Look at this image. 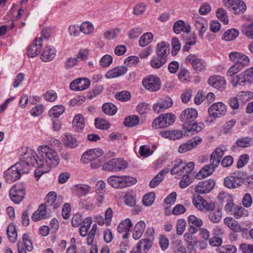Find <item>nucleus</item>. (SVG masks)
<instances>
[{
	"mask_svg": "<svg viewBox=\"0 0 253 253\" xmlns=\"http://www.w3.org/2000/svg\"><path fill=\"white\" fill-rule=\"evenodd\" d=\"M239 34V31L237 29L228 30L224 33L222 39L226 41H231L235 39L238 36Z\"/></svg>",
	"mask_w": 253,
	"mask_h": 253,
	"instance_id": "a18cd8bd",
	"label": "nucleus"
},
{
	"mask_svg": "<svg viewBox=\"0 0 253 253\" xmlns=\"http://www.w3.org/2000/svg\"><path fill=\"white\" fill-rule=\"evenodd\" d=\"M236 251V247L231 245L220 246L217 249L219 253H235Z\"/></svg>",
	"mask_w": 253,
	"mask_h": 253,
	"instance_id": "0e129e2a",
	"label": "nucleus"
},
{
	"mask_svg": "<svg viewBox=\"0 0 253 253\" xmlns=\"http://www.w3.org/2000/svg\"><path fill=\"white\" fill-rule=\"evenodd\" d=\"M198 116V112L192 108H188L183 111L180 116V119L184 123V126L190 125Z\"/></svg>",
	"mask_w": 253,
	"mask_h": 253,
	"instance_id": "a211bd4d",
	"label": "nucleus"
},
{
	"mask_svg": "<svg viewBox=\"0 0 253 253\" xmlns=\"http://www.w3.org/2000/svg\"><path fill=\"white\" fill-rule=\"evenodd\" d=\"M65 111V108L62 105H55L51 108L48 112L49 116L53 118L59 117Z\"/></svg>",
	"mask_w": 253,
	"mask_h": 253,
	"instance_id": "c03bdc74",
	"label": "nucleus"
},
{
	"mask_svg": "<svg viewBox=\"0 0 253 253\" xmlns=\"http://www.w3.org/2000/svg\"><path fill=\"white\" fill-rule=\"evenodd\" d=\"M56 55V50L53 46H47L44 48L42 54V60L44 62H48L54 58Z\"/></svg>",
	"mask_w": 253,
	"mask_h": 253,
	"instance_id": "473e14b6",
	"label": "nucleus"
},
{
	"mask_svg": "<svg viewBox=\"0 0 253 253\" xmlns=\"http://www.w3.org/2000/svg\"><path fill=\"white\" fill-rule=\"evenodd\" d=\"M123 176L112 175L107 179V182L112 187L116 189L124 188V182Z\"/></svg>",
	"mask_w": 253,
	"mask_h": 253,
	"instance_id": "c756f323",
	"label": "nucleus"
},
{
	"mask_svg": "<svg viewBox=\"0 0 253 253\" xmlns=\"http://www.w3.org/2000/svg\"><path fill=\"white\" fill-rule=\"evenodd\" d=\"M224 223L230 229L236 232H241L243 230L239 222L235 219L230 217H227L224 219Z\"/></svg>",
	"mask_w": 253,
	"mask_h": 253,
	"instance_id": "f704fd0d",
	"label": "nucleus"
},
{
	"mask_svg": "<svg viewBox=\"0 0 253 253\" xmlns=\"http://www.w3.org/2000/svg\"><path fill=\"white\" fill-rule=\"evenodd\" d=\"M73 190L76 194L79 196L86 195L90 190V187L84 184H77L74 186Z\"/></svg>",
	"mask_w": 253,
	"mask_h": 253,
	"instance_id": "79ce46f5",
	"label": "nucleus"
},
{
	"mask_svg": "<svg viewBox=\"0 0 253 253\" xmlns=\"http://www.w3.org/2000/svg\"><path fill=\"white\" fill-rule=\"evenodd\" d=\"M142 84L145 88L151 91H156L161 87L159 78L154 75H149L144 78Z\"/></svg>",
	"mask_w": 253,
	"mask_h": 253,
	"instance_id": "4468645a",
	"label": "nucleus"
},
{
	"mask_svg": "<svg viewBox=\"0 0 253 253\" xmlns=\"http://www.w3.org/2000/svg\"><path fill=\"white\" fill-rule=\"evenodd\" d=\"M229 59L239 66L244 68L249 65L250 59L246 55L239 52H231L229 54Z\"/></svg>",
	"mask_w": 253,
	"mask_h": 253,
	"instance_id": "f3484780",
	"label": "nucleus"
},
{
	"mask_svg": "<svg viewBox=\"0 0 253 253\" xmlns=\"http://www.w3.org/2000/svg\"><path fill=\"white\" fill-rule=\"evenodd\" d=\"M26 173H28V167L23 168L20 164L17 163L5 171L4 177L7 182L12 183L19 179L22 174Z\"/></svg>",
	"mask_w": 253,
	"mask_h": 253,
	"instance_id": "7ed1b4c3",
	"label": "nucleus"
},
{
	"mask_svg": "<svg viewBox=\"0 0 253 253\" xmlns=\"http://www.w3.org/2000/svg\"><path fill=\"white\" fill-rule=\"evenodd\" d=\"M127 163L121 159H113L103 166L104 170L118 171L124 169L127 167Z\"/></svg>",
	"mask_w": 253,
	"mask_h": 253,
	"instance_id": "f8f14e48",
	"label": "nucleus"
},
{
	"mask_svg": "<svg viewBox=\"0 0 253 253\" xmlns=\"http://www.w3.org/2000/svg\"><path fill=\"white\" fill-rule=\"evenodd\" d=\"M238 96L243 103H246L253 98V92L250 91H241L238 93Z\"/></svg>",
	"mask_w": 253,
	"mask_h": 253,
	"instance_id": "69168bd1",
	"label": "nucleus"
},
{
	"mask_svg": "<svg viewBox=\"0 0 253 253\" xmlns=\"http://www.w3.org/2000/svg\"><path fill=\"white\" fill-rule=\"evenodd\" d=\"M169 52V45L165 42L158 43L156 47L157 55L163 57L167 60Z\"/></svg>",
	"mask_w": 253,
	"mask_h": 253,
	"instance_id": "cd10ccee",
	"label": "nucleus"
},
{
	"mask_svg": "<svg viewBox=\"0 0 253 253\" xmlns=\"http://www.w3.org/2000/svg\"><path fill=\"white\" fill-rule=\"evenodd\" d=\"M80 31L85 35L91 34L94 30V27L91 23L86 21L82 23L80 26Z\"/></svg>",
	"mask_w": 253,
	"mask_h": 253,
	"instance_id": "6e6d98bb",
	"label": "nucleus"
},
{
	"mask_svg": "<svg viewBox=\"0 0 253 253\" xmlns=\"http://www.w3.org/2000/svg\"><path fill=\"white\" fill-rule=\"evenodd\" d=\"M62 141L64 147L67 148H75L79 144V142L77 138L70 133L64 134Z\"/></svg>",
	"mask_w": 253,
	"mask_h": 253,
	"instance_id": "4be33fe9",
	"label": "nucleus"
},
{
	"mask_svg": "<svg viewBox=\"0 0 253 253\" xmlns=\"http://www.w3.org/2000/svg\"><path fill=\"white\" fill-rule=\"evenodd\" d=\"M172 104L171 99L169 97H166L165 99L154 104L153 109L155 112L159 113L172 106Z\"/></svg>",
	"mask_w": 253,
	"mask_h": 253,
	"instance_id": "5701e85b",
	"label": "nucleus"
},
{
	"mask_svg": "<svg viewBox=\"0 0 253 253\" xmlns=\"http://www.w3.org/2000/svg\"><path fill=\"white\" fill-rule=\"evenodd\" d=\"M127 71V68L125 66L116 67L108 71L105 77L107 79L117 78L125 74Z\"/></svg>",
	"mask_w": 253,
	"mask_h": 253,
	"instance_id": "c85d7f7f",
	"label": "nucleus"
},
{
	"mask_svg": "<svg viewBox=\"0 0 253 253\" xmlns=\"http://www.w3.org/2000/svg\"><path fill=\"white\" fill-rule=\"evenodd\" d=\"M168 172V169H164L160 171L150 182L149 186L151 188H155L163 180L165 174Z\"/></svg>",
	"mask_w": 253,
	"mask_h": 253,
	"instance_id": "a19ab883",
	"label": "nucleus"
},
{
	"mask_svg": "<svg viewBox=\"0 0 253 253\" xmlns=\"http://www.w3.org/2000/svg\"><path fill=\"white\" fill-rule=\"evenodd\" d=\"M242 32L249 39H253V22L243 25L242 26Z\"/></svg>",
	"mask_w": 253,
	"mask_h": 253,
	"instance_id": "4d7b16f0",
	"label": "nucleus"
},
{
	"mask_svg": "<svg viewBox=\"0 0 253 253\" xmlns=\"http://www.w3.org/2000/svg\"><path fill=\"white\" fill-rule=\"evenodd\" d=\"M153 39V35L150 32L144 34L140 38L139 44L141 46L144 47L151 43Z\"/></svg>",
	"mask_w": 253,
	"mask_h": 253,
	"instance_id": "864d4df0",
	"label": "nucleus"
},
{
	"mask_svg": "<svg viewBox=\"0 0 253 253\" xmlns=\"http://www.w3.org/2000/svg\"><path fill=\"white\" fill-rule=\"evenodd\" d=\"M132 226V223L131 220L128 218H126L119 224L117 227V230L119 233H122L129 231L130 228Z\"/></svg>",
	"mask_w": 253,
	"mask_h": 253,
	"instance_id": "49530a36",
	"label": "nucleus"
},
{
	"mask_svg": "<svg viewBox=\"0 0 253 253\" xmlns=\"http://www.w3.org/2000/svg\"><path fill=\"white\" fill-rule=\"evenodd\" d=\"M253 82V67H251L238 75L233 77L231 83L234 87L238 84L245 85L251 84Z\"/></svg>",
	"mask_w": 253,
	"mask_h": 253,
	"instance_id": "0eeeda50",
	"label": "nucleus"
},
{
	"mask_svg": "<svg viewBox=\"0 0 253 253\" xmlns=\"http://www.w3.org/2000/svg\"><path fill=\"white\" fill-rule=\"evenodd\" d=\"M226 150V148L224 146L216 148L211 155L210 163H211L213 166L218 167Z\"/></svg>",
	"mask_w": 253,
	"mask_h": 253,
	"instance_id": "412c9836",
	"label": "nucleus"
},
{
	"mask_svg": "<svg viewBox=\"0 0 253 253\" xmlns=\"http://www.w3.org/2000/svg\"><path fill=\"white\" fill-rule=\"evenodd\" d=\"M6 232L9 241L11 242H15L17 237V231L15 225L13 224L9 225L7 228Z\"/></svg>",
	"mask_w": 253,
	"mask_h": 253,
	"instance_id": "5fc2aeb1",
	"label": "nucleus"
},
{
	"mask_svg": "<svg viewBox=\"0 0 253 253\" xmlns=\"http://www.w3.org/2000/svg\"><path fill=\"white\" fill-rule=\"evenodd\" d=\"M73 125L74 129L77 131L83 130L85 126L84 119L81 114L76 115L73 121Z\"/></svg>",
	"mask_w": 253,
	"mask_h": 253,
	"instance_id": "e433bc0d",
	"label": "nucleus"
},
{
	"mask_svg": "<svg viewBox=\"0 0 253 253\" xmlns=\"http://www.w3.org/2000/svg\"><path fill=\"white\" fill-rule=\"evenodd\" d=\"M145 228V223L143 221L138 222L134 228L133 233V238L135 240H138L140 238L144 232Z\"/></svg>",
	"mask_w": 253,
	"mask_h": 253,
	"instance_id": "58836bf2",
	"label": "nucleus"
},
{
	"mask_svg": "<svg viewBox=\"0 0 253 253\" xmlns=\"http://www.w3.org/2000/svg\"><path fill=\"white\" fill-rule=\"evenodd\" d=\"M175 120V117L172 113L162 114L153 121L152 127L155 129L166 127L171 125Z\"/></svg>",
	"mask_w": 253,
	"mask_h": 253,
	"instance_id": "6e6552de",
	"label": "nucleus"
},
{
	"mask_svg": "<svg viewBox=\"0 0 253 253\" xmlns=\"http://www.w3.org/2000/svg\"><path fill=\"white\" fill-rule=\"evenodd\" d=\"M217 167L212 165L211 163L206 165L197 173L195 178L197 179H204L211 175Z\"/></svg>",
	"mask_w": 253,
	"mask_h": 253,
	"instance_id": "393cba45",
	"label": "nucleus"
},
{
	"mask_svg": "<svg viewBox=\"0 0 253 253\" xmlns=\"http://www.w3.org/2000/svg\"><path fill=\"white\" fill-rule=\"evenodd\" d=\"M102 108L104 113L109 116L115 115L117 111L116 106L111 103L104 104Z\"/></svg>",
	"mask_w": 253,
	"mask_h": 253,
	"instance_id": "3c124183",
	"label": "nucleus"
},
{
	"mask_svg": "<svg viewBox=\"0 0 253 253\" xmlns=\"http://www.w3.org/2000/svg\"><path fill=\"white\" fill-rule=\"evenodd\" d=\"M172 51L171 53L173 56L176 55L181 48L180 42L177 38L174 37L172 39Z\"/></svg>",
	"mask_w": 253,
	"mask_h": 253,
	"instance_id": "774afa93",
	"label": "nucleus"
},
{
	"mask_svg": "<svg viewBox=\"0 0 253 253\" xmlns=\"http://www.w3.org/2000/svg\"><path fill=\"white\" fill-rule=\"evenodd\" d=\"M155 198V193L150 192L145 195L143 198V204L146 206H151L154 202Z\"/></svg>",
	"mask_w": 253,
	"mask_h": 253,
	"instance_id": "338daca9",
	"label": "nucleus"
},
{
	"mask_svg": "<svg viewBox=\"0 0 253 253\" xmlns=\"http://www.w3.org/2000/svg\"><path fill=\"white\" fill-rule=\"evenodd\" d=\"M173 168L170 170L172 175H183L184 173H191L195 164L193 162H189L187 164L181 159H178L173 162Z\"/></svg>",
	"mask_w": 253,
	"mask_h": 253,
	"instance_id": "39448f33",
	"label": "nucleus"
},
{
	"mask_svg": "<svg viewBox=\"0 0 253 253\" xmlns=\"http://www.w3.org/2000/svg\"><path fill=\"white\" fill-rule=\"evenodd\" d=\"M208 113L215 118H220L226 114L227 106L221 102L214 103L209 108Z\"/></svg>",
	"mask_w": 253,
	"mask_h": 253,
	"instance_id": "2eb2a0df",
	"label": "nucleus"
},
{
	"mask_svg": "<svg viewBox=\"0 0 253 253\" xmlns=\"http://www.w3.org/2000/svg\"><path fill=\"white\" fill-rule=\"evenodd\" d=\"M205 127L204 124L202 123H191L190 125L184 126L186 131L193 134L201 131Z\"/></svg>",
	"mask_w": 253,
	"mask_h": 253,
	"instance_id": "ea45409f",
	"label": "nucleus"
},
{
	"mask_svg": "<svg viewBox=\"0 0 253 253\" xmlns=\"http://www.w3.org/2000/svg\"><path fill=\"white\" fill-rule=\"evenodd\" d=\"M38 156H38L36 152L32 149H28L21 156L20 161L18 162V164H20L23 168L27 167L29 172L31 166L37 167V166H38Z\"/></svg>",
	"mask_w": 253,
	"mask_h": 253,
	"instance_id": "423d86ee",
	"label": "nucleus"
},
{
	"mask_svg": "<svg viewBox=\"0 0 253 253\" xmlns=\"http://www.w3.org/2000/svg\"><path fill=\"white\" fill-rule=\"evenodd\" d=\"M139 119L136 116H130L126 117L124 121V125L128 127L135 126L138 124Z\"/></svg>",
	"mask_w": 253,
	"mask_h": 253,
	"instance_id": "bf43d9fd",
	"label": "nucleus"
},
{
	"mask_svg": "<svg viewBox=\"0 0 253 253\" xmlns=\"http://www.w3.org/2000/svg\"><path fill=\"white\" fill-rule=\"evenodd\" d=\"M167 60L163 57L156 55L150 61L151 66L156 69L161 68L166 62Z\"/></svg>",
	"mask_w": 253,
	"mask_h": 253,
	"instance_id": "de8ad7c7",
	"label": "nucleus"
},
{
	"mask_svg": "<svg viewBox=\"0 0 253 253\" xmlns=\"http://www.w3.org/2000/svg\"><path fill=\"white\" fill-rule=\"evenodd\" d=\"M201 141L202 139L201 138L195 137L188 140L187 143L181 145L178 148V152L180 153H185L196 146Z\"/></svg>",
	"mask_w": 253,
	"mask_h": 253,
	"instance_id": "b1692460",
	"label": "nucleus"
},
{
	"mask_svg": "<svg viewBox=\"0 0 253 253\" xmlns=\"http://www.w3.org/2000/svg\"><path fill=\"white\" fill-rule=\"evenodd\" d=\"M193 203L197 209L203 211H213L215 207L212 201H206L200 195L194 196Z\"/></svg>",
	"mask_w": 253,
	"mask_h": 253,
	"instance_id": "9d476101",
	"label": "nucleus"
},
{
	"mask_svg": "<svg viewBox=\"0 0 253 253\" xmlns=\"http://www.w3.org/2000/svg\"><path fill=\"white\" fill-rule=\"evenodd\" d=\"M208 82L212 86L220 90H222L226 87V81L223 77L221 76L210 77Z\"/></svg>",
	"mask_w": 253,
	"mask_h": 253,
	"instance_id": "bb28decb",
	"label": "nucleus"
},
{
	"mask_svg": "<svg viewBox=\"0 0 253 253\" xmlns=\"http://www.w3.org/2000/svg\"><path fill=\"white\" fill-rule=\"evenodd\" d=\"M42 46V38H36L28 47L27 51L28 56L30 57H34L37 56L40 53Z\"/></svg>",
	"mask_w": 253,
	"mask_h": 253,
	"instance_id": "6ab92c4d",
	"label": "nucleus"
},
{
	"mask_svg": "<svg viewBox=\"0 0 253 253\" xmlns=\"http://www.w3.org/2000/svg\"><path fill=\"white\" fill-rule=\"evenodd\" d=\"M25 187L21 184L14 185L9 191L11 200L15 204L20 203L25 197Z\"/></svg>",
	"mask_w": 253,
	"mask_h": 253,
	"instance_id": "ddd939ff",
	"label": "nucleus"
},
{
	"mask_svg": "<svg viewBox=\"0 0 253 253\" xmlns=\"http://www.w3.org/2000/svg\"><path fill=\"white\" fill-rule=\"evenodd\" d=\"M208 22L203 18L199 17L195 20L194 26L199 31V36L203 38V36L208 27Z\"/></svg>",
	"mask_w": 253,
	"mask_h": 253,
	"instance_id": "7c9ffc66",
	"label": "nucleus"
},
{
	"mask_svg": "<svg viewBox=\"0 0 253 253\" xmlns=\"http://www.w3.org/2000/svg\"><path fill=\"white\" fill-rule=\"evenodd\" d=\"M46 217V206L43 204L40 206L38 210L33 214L32 216V219L35 221H38Z\"/></svg>",
	"mask_w": 253,
	"mask_h": 253,
	"instance_id": "4c0bfd02",
	"label": "nucleus"
},
{
	"mask_svg": "<svg viewBox=\"0 0 253 253\" xmlns=\"http://www.w3.org/2000/svg\"><path fill=\"white\" fill-rule=\"evenodd\" d=\"M244 181V173L241 171H236L224 178L223 184L225 187L233 189L241 186Z\"/></svg>",
	"mask_w": 253,
	"mask_h": 253,
	"instance_id": "20e7f679",
	"label": "nucleus"
},
{
	"mask_svg": "<svg viewBox=\"0 0 253 253\" xmlns=\"http://www.w3.org/2000/svg\"><path fill=\"white\" fill-rule=\"evenodd\" d=\"M173 29L176 34H179L181 32L189 33L191 30V27L188 23H185L182 20H179L174 24Z\"/></svg>",
	"mask_w": 253,
	"mask_h": 253,
	"instance_id": "72a5a7b5",
	"label": "nucleus"
},
{
	"mask_svg": "<svg viewBox=\"0 0 253 253\" xmlns=\"http://www.w3.org/2000/svg\"><path fill=\"white\" fill-rule=\"evenodd\" d=\"M103 154V151L100 149H90L83 154L81 161L84 164L91 162V168L97 169L100 167L104 162L102 157Z\"/></svg>",
	"mask_w": 253,
	"mask_h": 253,
	"instance_id": "f03ea898",
	"label": "nucleus"
},
{
	"mask_svg": "<svg viewBox=\"0 0 253 253\" xmlns=\"http://www.w3.org/2000/svg\"><path fill=\"white\" fill-rule=\"evenodd\" d=\"M172 249L175 253H186V248L180 240H176L173 242Z\"/></svg>",
	"mask_w": 253,
	"mask_h": 253,
	"instance_id": "13d9d810",
	"label": "nucleus"
},
{
	"mask_svg": "<svg viewBox=\"0 0 253 253\" xmlns=\"http://www.w3.org/2000/svg\"><path fill=\"white\" fill-rule=\"evenodd\" d=\"M253 139L249 137H244L238 139L236 141V145L240 147L246 148L252 145Z\"/></svg>",
	"mask_w": 253,
	"mask_h": 253,
	"instance_id": "603ef678",
	"label": "nucleus"
},
{
	"mask_svg": "<svg viewBox=\"0 0 253 253\" xmlns=\"http://www.w3.org/2000/svg\"><path fill=\"white\" fill-rule=\"evenodd\" d=\"M147 4L145 2H140L133 8V13L135 15H140L143 14L147 8Z\"/></svg>",
	"mask_w": 253,
	"mask_h": 253,
	"instance_id": "e2e57ef3",
	"label": "nucleus"
},
{
	"mask_svg": "<svg viewBox=\"0 0 253 253\" xmlns=\"http://www.w3.org/2000/svg\"><path fill=\"white\" fill-rule=\"evenodd\" d=\"M18 253H26V250L32 251L33 247L32 242L29 239L28 235L24 234L23 236V242L17 244Z\"/></svg>",
	"mask_w": 253,
	"mask_h": 253,
	"instance_id": "a878e982",
	"label": "nucleus"
},
{
	"mask_svg": "<svg viewBox=\"0 0 253 253\" xmlns=\"http://www.w3.org/2000/svg\"><path fill=\"white\" fill-rule=\"evenodd\" d=\"M194 233L189 232L184 235V240L189 246L194 247L197 242V238L193 235Z\"/></svg>",
	"mask_w": 253,
	"mask_h": 253,
	"instance_id": "680f3d73",
	"label": "nucleus"
},
{
	"mask_svg": "<svg viewBox=\"0 0 253 253\" xmlns=\"http://www.w3.org/2000/svg\"><path fill=\"white\" fill-rule=\"evenodd\" d=\"M222 217L221 210L219 208L215 210L211 211L209 214V219L214 223H217L220 221Z\"/></svg>",
	"mask_w": 253,
	"mask_h": 253,
	"instance_id": "09e8293b",
	"label": "nucleus"
},
{
	"mask_svg": "<svg viewBox=\"0 0 253 253\" xmlns=\"http://www.w3.org/2000/svg\"><path fill=\"white\" fill-rule=\"evenodd\" d=\"M224 5L234 14L244 13L246 9L245 3L242 0H223Z\"/></svg>",
	"mask_w": 253,
	"mask_h": 253,
	"instance_id": "9b49d317",
	"label": "nucleus"
},
{
	"mask_svg": "<svg viewBox=\"0 0 253 253\" xmlns=\"http://www.w3.org/2000/svg\"><path fill=\"white\" fill-rule=\"evenodd\" d=\"M185 62L187 65H192L193 69L197 72L205 70L207 65L206 62L196 54H189L185 58Z\"/></svg>",
	"mask_w": 253,
	"mask_h": 253,
	"instance_id": "1a4fd4ad",
	"label": "nucleus"
},
{
	"mask_svg": "<svg viewBox=\"0 0 253 253\" xmlns=\"http://www.w3.org/2000/svg\"><path fill=\"white\" fill-rule=\"evenodd\" d=\"M38 151L39 167H45L50 169L59 164L60 159L57 153L47 145L40 146Z\"/></svg>",
	"mask_w": 253,
	"mask_h": 253,
	"instance_id": "f257e3e1",
	"label": "nucleus"
},
{
	"mask_svg": "<svg viewBox=\"0 0 253 253\" xmlns=\"http://www.w3.org/2000/svg\"><path fill=\"white\" fill-rule=\"evenodd\" d=\"M90 85V81L86 78L77 79L71 83L70 88L73 90L82 91L87 88Z\"/></svg>",
	"mask_w": 253,
	"mask_h": 253,
	"instance_id": "aec40b11",
	"label": "nucleus"
},
{
	"mask_svg": "<svg viewBox=\"0 0 253 253\" xmlns=\"http://www.w3.org/2000/svg\"><path fill=\"white\" fill-rule=\"evenodd\" d=\"M215 182L212 179L200 181L195 187V192L200 194L209 193L214 187Z\"/></svg>",
	"mask_w": 253,
	"mask_h": 253,
	"instance_id": "dca6fc26",
	"label": "nucleus"
},
{
	"mask_svg": "<svg viewBox=\"0 0 253 253\" xmlns=\"http://www.w3.org/2000/svg\"><path fill=\"white\" fill-rule=\"evenodd\" d=\"M95 126L96 128L101 129H108L110 127V124L107 121L100 118L95 119Z\"/></svg>",
	"mask_w": 253,
	"mask_h": 253,
	"instance_id": "052dcab7",
	"label": "nucleus"
},
{
	"mask_svg": "<svg viewBox=\"0 0 253 253\" xmlns=\"http://www.w3.org/2000/svg\"><path fill=\"white\" fill-rule=\"evenodd\" d=\"M233 215L235 218L239 219L247 217L249 215V212L245 208L240 206H237L233 209Z\"/></svg>",
	"mask_w": 253,
	"mask_h": 253,
	"instance_id": "37998d69",
	"label": "nucleus"
},
{
	"mask_svg": "<svg viewBox=\"0 0 253 253\" xmlns=\"http://www.w3.org/2000/svg\"><path fill=\"white\" fill-rule=\"evenodd\" d=\"M191 173H184L181 175L182 178L179 182L181 188H185L193 182V178L191 176Z\"/></svg>",
	"mask_w": 253,
	"mask_h": 253,
	"instance_id": "8fccbe9b",
	"label": "nucleus"
},
{
	"mask_svg": "<svg viewBox=\"0 0 253 253\" xmlns=\"http://www.w3.org/2000/svg\"><path fill=\"white\" fill-rule=\"evenodd\" d=\"M188 220L190 225L189 231L191 233H196L197 231V228L201 227L203 225L202 220L194 215H190Z\"/></svg>",
	"mask_w": 253,
	"mask_h": 253,
	"instance_id": "2f4dec72",
	"label": "nucleus"
},
{
	"mask_svg": "<svg viewBox=\"0 0 253 253\" xmlns=\"http://www.w3.org/2000/svg\"><path fill=\"white\" fill-rule=\"evenodd\" d=\"M152 246V242L148 239L140 240L136 245V250L139 253H146Z\"/></svg>",
	"mask_w": 253,
	"mask_h": 253,
	"instance_id": "c9c22d12",
	"label": "nucleus"
}]
</instances>
